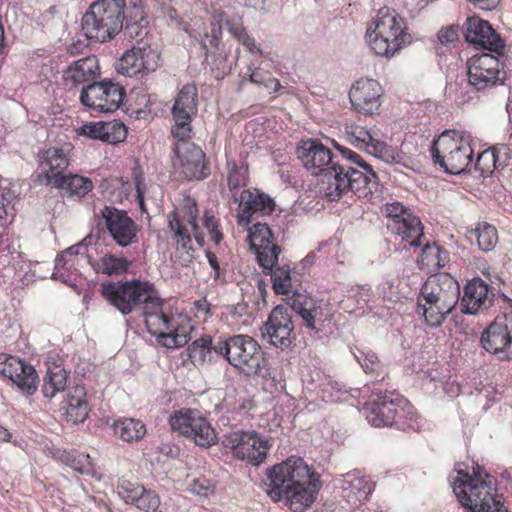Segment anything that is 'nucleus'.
Here are the masks:
<instances>
[{
    "instance_id": "5701e85b",
    "label": "nucleus",
    "mask_w": 512,
    "mask_h": 512,
    "mask_svg": "<svg viewBox=\"0 0 512 512\" xmlns=\"http://www.w3.org/2000/svg\"><path fill=\"white\" fill-rule=\"evenodd\" d=\"M0 374L9 378L28 394H33L37 389L38 376L34 367L18 357L0 354Z\"/></svg>"
},
{
    "instance_id": "f704fd0d",
    "label": "nucleus",
    "mask_w": 512,
    "mask_h": 512,
    "mask_svg": "<svg viewBox=\"0 0 512 512\" xmlns=\"http://www.w3.org/2000/svg\"><path fill=\"white\" fill-rule=\"evenodd\" d=\"M126 127L122 123H88L79 129V134L92 139H98L109 143L122 141L126 137Z\"/></svg>"
},
{
    "instance_id": "4c0bfd02",
    "label": "nucleus",
    "mask_w": 512,
    "mask_h": 512,
    "mask_svg": "<svg viewBox=\"0 0 512 512\" xmlns=\"http://www.w3.org/2000/svg\"><path fill=\"white\" fill-rule=\"evenodd\" d=\"M466 239L485 253L492 251L499 240L497 229L487 222H479L475 228L467 230Z\"/></svg>"
},
{
    "instance_id": "b1692460",
    "label": "nucleus",
    "mask_w": 512,
    "mask_h": 512,
    "mask_svg": "<svg viewBox=\"0 0 512 512\" xmlns=\"http://www.w3.org/2000/svg\"><path fill=\"white\" fill-rule=\"evenodd\" d=\"M345 136L347 141L356 148L364 149L387 163L396 161V151L385 142L373 138L370 132L362 126L356 124L346 125Z\"/></svg>"
},
{
    "instance_id": "603ef678",
    "label": "nucleus",
    "mask_w": 512,
    "mask_h": 512,
    "mask_svg": "<svg viewBox=\"0 0 512 512\" xmlns=\"http://www.w3.org/2000/svg\"><path fill=\"white\" fill-rule=\"evenodd\" d=\"M140 493H144V487L136 482L120 479L117 483V494L127 504L134 505Z\"/></svg>"
},
{
    "instance_id": "cd10ccee",
    "label": "nucleus",
    "mask_w": 512,
    "mask_h": 512,
    "mask_svg": "<svg viewBox=\"0 0 512 512\" xmlns=\"http://www.w3.org/2000/svg\"><path fill=\"white\" fill-rule=\"evenodd\" d=\"M317 480L312 484H300L295 487L282 490H268L269 497L275 502H283L294 512H302L310 507L315 500V494L318 491Z\"/></svg>"
},
{
    "instance_id": "f03ea898",
    "label": "nucleus",
    "mask_w": 512,
    "mask_h": 512,
    "mask_svg": "<svg viewBox=\"0 0 512 512\" xmlns=\"http://www.w3.org/2000/svg\"><path fill=\"white\" fill-rule=\"evenodd\" d=\"M460 285L448 273L428 277L417 298V312L431 327L440 326L459 301Z\"/></svg>"
},
{
    "instance_id": "ddd939ff",
    "label": "nucleus",
    "mask_w": 512,
    "mask_h": 512,
    "mask_svg": "<svg viewBox=\"0 0 512 512\" xmlns=\"http://www.w3.org/2000/svg\"><path fill=\"white\" fill-rule=\"evenodd\" d=\"M270 479L268 490H282L300 484H312L313 473L308 464L300 457L292 456L284 462L274 465L267 472Z\"/></svg>"
},
{
    "instance_id": "c03bdc74",
    "label": "nucleus",
    "mask_w": 512,
    "mask_h": 512,
    "mask_svg": "<svg viewBox=\"0 0 512 512\" xmlns=\"http://www.w3.org/2000/svg\"><path fill=\"white\" fill-rule=\"evenodd\" d=\"M131 262L124 257H117L113 254H107L101 257L94 265L97 273L111 275H120L128 271Z\"/></svg>"
},
{
    "instance_id": "a878e982",
    "label": "nucleus",
    "mask_w": 512,
    "mask_h": 512,
    "mask_svg": "<svg viewBox=\"0 0 512 512\" xmlns=\"http://www.w3.org/2000/svg\"><path fill=\"white\" fill-rule=\"evenodd\" d=\"M158 59L159 56L150 47H133L119 59L116 69L122 75L133 77L141 72L154 71Z\"/></svg>"
},
{
    "instance_id": "f8f14e48",
    "label": "nucleus",
    "mask_w": 512,
    "mask_h": 512,
    "mask_svg": "<svg viewBox=\"0 0 512 512\" xmlns=\"http://www.w3.org/2000/svg\"><path fill=\"white\" fill-rule=\"evenodd\" d=\"M197 88L193 84L184 85L177 94L171 113L174 125L171 133L176 139H190L192 120L197 114Z\"/></svg>"
},
{
    "instance_id": "7c9ffc66",
    "label": "nucleus",
    "mask_w": 512,
    "mask_h": 512,
    "mask_svg": "<svg viewBox=\"0 0 512 512\" xmlns=\"http://www.w3.org/2000/svg\"><path fill=\"white\" fill-rule=\"evenodd\" d=\"M168 227L175 241V257L182 266H188L195 258L192 238L186 226L182 224L176 212L168 215Z\"/></svg>"
},
{
    "instance_id": "052dcab7",
    "label": "nucleus",
    "mask_w": 512,
    "mask_h": 512,
    "mask_svg": "<svg viewBox=\"0 0 512 512\" xmlns=\"http://www.w3.org/2000/svg\"><path fill=\"white\" fill-rule=\"evenodd\" d=\"M337 150H339L344 158L351 161L352 163L357 164L358 166L364 168L368 174H371L372 177H376V173L373 171L371 166L367 164L360 155L355 153L354 151L343 147L339 144H335Z\"/></svg>"
},
{
    "instance_id": "69168bd1",
    "label": "nucleus",
    "mask_w": 512,
    "mask_h": 512,
    "mask_svg": "<svg viewBox=\"0 0 512 512\" xmlns=\"http://www.w3.org/2000/svg\"><path fill=\"white\" fill-rule=\"evenodd\" d=\"M229 31V33L238 39L240 36H242L246 30L243 26L242 18L239 16H232L228 18L225 15L224 23Z\"/></svg>"
},
{
    "instance_id": "aec40b11",
    "label": "nucleus",
    "mask_w": 512,
    "mask_h": 512,
    "mask_svg": "<svg viewBox=\"0 0 512 512\" xmlns=\"http://www.w3.org/2000/svg\"><path fill=\"white\" fill-rule=\"evenodd\" d=\"M293 329L292 317L288 308L278 305L271 311L268 320L261 327V335L270 344L286 348L292 342Z\"/></svg>"
},
{
    "instance_id": "a18cd8bd",
    "label": "nucleus",
    "mask_w": 512,
    "mask_h": 512,
    "mask_svg": "<svg viewBox=\"0 0 512 512\" xmlns=\"http://www.w3.org/2000/svg\"><path fill=\"white\" fill-rule=\"evenodd\" d=\"M131 15L126 19L124 32L130 38L142 37L143 29L146 26V16L138 3V0H131Z\"/></svg>"
},
{
    "instance_id": "1a4fd4ad",
    "label": "nucleus",
    "mask_w": 512,
    "mask_h": 512,
    "mask_svg": "<svg viewBox=\"0 0 512 512\" xmlns=\"http://www.w3.org/2000/svg\"><path fill=\"white\" fill-rule=\"evenodd\" d=\"M222 444L232 451L235 458L255 466L266 460L271 448L268 439L255 431H231L224 435Z\"/></svg>"
},
{
    "instance_id": "a211bd4d",
    "label": "nucleus",
    "mask_w": 512,
    "mask_h": 512,
    "mask_svg": "<svg viewBox=\"0 0 512 512\" xmlns=\"http://www.w3.org/2000/svg\"><path fill=\"white\" fill-rule=\"evenodd\" d=\"M250 248L256 255L263 269H270L277 264L281 248L272 242L273 234L266 223L256 222L252 227L246 226Z\"/></svg>"
},
{
    "instance_id": "f3484780",
    "label": "nucleus",
    "mask_w": 512,
    "mask_h": 512,
    "mask_svg": "<svg viewBox=\"0 0 512 512\" xmlns=\"http://www.w3.org/2000/svg\"><path fill=\"white\" fill-rule=\"evenodd\" d=\"M291 309L302 319L303 325L310 330L319 332L328 319V304L323 300L311 297L307 293L294 292L288 300Z\"/></svg>"
},
{
    "instance_id": "58836bf2",
    "label": "nucleus",
    "mask_w": 512,
    "mask_h": 512,
    "mask_svg": "<svg viewBox=\"0 0 512 512\" xmlns=\"http://www.w3.org/2000/svg\"><path fill=\"white\" fill-rule=\"evenodd\" d=\"M507 161V149L505 146L492 147L481 152L474 164L482 176H488L494 170L504 167Z\"/></svg>"
},
{
    "instance_id": "5fc2aeb1",
    "label": "nucleus",
    "mask_w": 512,
    "mask_h": 512,
    "mask_svg": "<svg viewBox=\"0 0 512 512\" xmlns=\"http://www.w3.org/2000/svg\"><path fill=\"white\" fill-rule=\"evenodd\" d=\"M356 361L360 364V366L366 372H374L377 371L380 367V362L378 360L377 355L372 351H364L359 348H355L352 351Z\"/></svg>"
},
{
    "instance_id": "680f3d73",
    "label": "nucleus",
    "mask_w": 512,
    "mask_h": 512,
    "mask_svg": "<svg viewBox=\"0 0 512 512\" xmlns=\"http://www.w3.org/2000/svg\"><path fill=\"white\" fill-rule=\"evenodd\" d=\"M337 150H339L344 158L351 161L352 163L357 164L358 166L364 168L368 174H371L372 177H376V173L373 171L371 166L367 164L360 155L355 153L354 151L343 147L339 144H335Z\"/></svg>"
},
{
    "instance_id": "4be33fe9",
    "label": "nucleus",
    "mask_w": 512,
    "mask_h": 512,
    "mask_svg": "<svg viewBox=\"0 0 512 512\" xmlns=\"http://www.w3.org/2000/svg\"><path fill=\"white\" fill-rule=\"evenodd\" d=\"M464 37L468 43L497 54H501L504 49L503 41L489 22L478 16H472L466 19L464 24Z\"/></svg>"
},
{
    "instance_id": "13d9d810",
    "label": "nucleus",
    "mask_w": 512,
    "mask_h": 512,
    "mask_svg": "<svg viewBox=\"0 0 512 512\" xmlns=\"http://www.w3.org/2000/svg\"><path fill=\"white\" fill-rule=\"evenodd\" d=\"M215 489L214 483L206 478L193 479L189 484V490L198 496L208 497Z\"/></svg>"
},
{
    "instance_id": "72a5a7b5",
    "label": "nucleus",
    "mask_w": 512,
    "mask_h": 512,
    "mask_svg": "<svg viewBox=\"0 0 512 512\" xmlns=\"http://www.w3.org/2000/svg\"><path fill=\"white\" fill-rule=\"evenodd\" d=\"M65 418L72 424H79L86 420L89 414L86 401V390L82 386H75L67 393L63 407Z\"/></svg>"
},
{
    "instance_id": "0eeeda50",
    "label": "nucleus",
    "mask_w": 512,
    "mask_h": 512,
    "mask_svg": "<svg viewBox=\"0 0 512 512\" xmlns=\"http://www.w3.org/2000/svg\"><path fill=\"white\" fill-rule=\"evenodd\" d=\"M366 418L374 427L389 426L397 424L405 427L402 420L412 422L416 418V412L409 402L399 395H379L376 399L364 406Z\"/></svg>"
},
{
    "instance_id": "338daca9",
    "label": "nucleus",
    "mask_w": 512,
    "mask_h": 512,
    "mask_svg": "<svg viewBox=\"0 0 512 512\" xmlns=\"http://www.w3.org/2000/svg\"><path fill=\"white\" fill-rule=\"evenodd\" d=\"M459 38V27L449 26L438 32V39L442 44L448 45L454 43Z\"/></svg>"
},
{
    "instance_id": "79ce46f5",
    "label": "nucleus",
    "mask_w": 512,
    "mask_h": 512,
    "mask_svg": "<svg viewBox=\"0 0 512 512\" xmlns=\"http://www.w3.org/2000/svg\"><path fill=\"white\" fill-rule=\"evenodd\" d=\"M113 430L116 436L126 442L138 441L146 433L145 425L134 418H123L115 421Z\"/></svg>"
},
{
    "instance_id": "2f4dec72",
    "label": "nucleus",
    "mask_w": 512,
    "mask_h": 512,
    "mask_svg": "<svg viewBox=\"0 0 512 512\" xmlns=\"http://www.w3.org/2000/svg\"><path fill=\"white\" fill-rule=\"evenodd\" d=\"M387 228L412 248H419L422 245V239L424 238L423 225L413 213L406 214L400 220L388 221Z\"/></svg>"
},
{
    "instance_id": "864d4df0",
    "label": "nucleus",
    "mask_w": 512,
    "mask_h": 512,
    "mask_svg": "<svg viewBox=\"0 0 512 512\" xmlns=\"http://www.w3.org/2000/svg\"><path fill=\"white\" fill-rule=\"evenodd\" d=\"M14 198L15 192L7 185L0 183V228L5 227L8 223L9 208Z\"/></svg>"
},
{
    "instance_id": "e433bc0d",
    "label": "nucleus",
    "mask_w": 512,
    "mask_h": 512,
    "mask_svg": "<svg viewBox=\"0 0 512 512\" xmlns=\"http://www.w3.org/2000/svg\"><path fill=\"white\" fill-rule=\"evenodd\" d=\"M99 70L96 56H88L75 61L64 74L65 81L72 84H81L94 79Z\"/></svg>"
},
{
    "instance_id": "6e6d98bb",
    "label": "nucleus",
    "mask_w": 512,
    "mask_h": 512,
    "mask_svg": "<svg viewBox=\"0 0 512 512\" xmlns=\"http://www.w3.org/2000/svg\"><path fill=\"white\" fill-rule=\"evenodd\" d=\"M134 506L145 512L156 511L160 506V498L155 492L144 488V493H140Z\"/></svg>"
},
{
    "instance_id": "a19ab883",
    "label": "nucleus",
    "mask_w": 512,
    "mask_h": 512,
    "mask_svg": "<svg viewBox=\"0 0 512 512\" xmlns=\"http://www.w3.org/2000/svg\"><path fill=\"white\" fill-rule=\"evenodd\" d=\"M343 490L349 501L363 502L368 499L374 489V484L364 477L347 475L343 481Z\"/></svg>"
},
{
    "instance_id": "6e6552de",
    "label": "nucleus",
    "mask_w": 512,
    "mask_h": 512,
    "mask_svg": "<svg viewBox=\"0 0 512 512\" xmlns=\"http://www.w3.org/2000/svg\"><path fill=\"white\" fill-rule=\"evenodd\" d=\"M430 152L434 163L450 174H460L472 164L473 150L469 143L448 133H443L434 141Z\"/></svg>"
},
{
    "instance_id": "9b49d317",
    "label": "nucleus",
    "mask_w": 512,
    "mask_h": 512,
    "mask_svg": "<svg viewBox=\"0 0 512 512\" xmlns=\"http://www.w3.org/2000/svg\"><path fill=\"white\" fill-rule=\"evenodd\" d=\"M125 97V89L110 80L95 82L84 87L80 94L81 103L95 111L111 113L116 111Z\"/></svg>"
},
{
    "instance_id": "8fccbe9b",
    "label": "nucleus",
    "mask_w": 512,
    "mask_h": 512,
    "mask_svg": "<svg viewBox=\"0 0 512 512\" xmlns=\"http://www.w3.org/2000/svg\"><path fill=\"white\" fill-rule=\"evenodd\" d=\"M225 20V13L221 11H215L211 16V30L210 33H206L202 45L207 51L210 48H217L222 38V26Z\"/></svg>"
},
{
    "instance_id": "bb28decb",
    "label": "nucleus",
    "mask_w": 512,
    "mask_h": 512,
    "mask_svg": "<svg viewBox=\"0 0 512 512\" xmlns=\"http://www.w3.org/2000/svg\"><path fill=\"white\" fill-rule=\"evenodd\" d=\"M70 165L69 151L63 147H50L39 153V178L53 186L60 180Z\"/></svg>"
},
{
    "instance_id": "f257e3e1",
    "label": "nucleus",
    "mask_w": 512,
    "mask_h": 512,
    "mask_svg": "<svg viewBox=\"0 0 512 512\" xmlns=\"http://www.w3.org/2000/svg\"><path fill=\"white\" fill-rule=\"evenodd\" d=\"M104 299L121 314L141 310L145 324L158 344L168 349L183 347L190 340L186 327H180L173 316L163 311V301L154 285L147 281L104 282L101 284Z\"/></svg>"
},
{
    "instance_id": "423d86ee",
    "label": "nucleus",
    "mask_w": 512,
    "mask_h": 512,
    "mask_svg": "<svg viewBox=\"0 0 512 512\" xmlns=\"http://www.w3.org/2000/svg\"><path fill=\"white\" fill-rule=\"evenodd\" d=\"M218 355L248 376L261 371L263 356L258 343L248 335H235L218 341Z\"/></svg>"
},
{
    "instance_id": "c9c22d12",
    "label": "nucleus",
    "mask_w": 512,
    "mask_h": 512,
    "mask_svg": "<svg viewBox=\"0 0 512 512\" xmlns=\"http://www.w3.org/2000/svg\"><path fill=\"white\" fill-rule=\"evenodd\" d=\"M52 187L62 191L68 198L81 199L93 190L94 184L88 177L67 173L60 180H56Z\"/></svg>"
},
{
    "instance_id": "ea45409f",
    "label": "nucleus",
    "mask_w": 512,
    "mask_h": 512,
    "mask_svg": "<svg viewBox=\"0 0 512 512\" xmlns=\"http://www.w3.org/2000/svg\"><path fill=\"white\" fill-rule=\"evenodd\" d=\"M218 342H214L210 336H202L195 340L188 348L189 358L195 366L212 361V353L218 355Z\"/></svg>"
},
{
    "instance_id": "37998d69",
    "label": "nucleus",
    "mask_w": 512,
    "mask_h": 512,
    "mask_svg": "<svg viewBox=\"0 0 512 512\" xmlns=\"http://www.w3.org/2000/svg\"><path fill=\"white\" fill-rule=\"evenodd\" d=\"M376 178L351 167L349 174L348 192L351 191L358 197H367L372 193V186L376 184Z\"/></svg>"
},
{
    "instance_id": "2eb2a0df",
    "label": "nucleus",
    "mask_w": 512,
    "mask_h": 512,
    "mask_svg": "<svg viewBox=\"0 0 512 512\" xmlns=\"http://www.w3.org/2000/svg\"><path fill=\"white\" fill-rule=\"evenodd\" d=\"M467 68L468 82L476 90L489 89L503 81L499 60L490 53L473 56Z\"/></svg>"
},
{
    "instance_id": "774afa93",
    "label": "nucleus",
    "mask_w": 512,
    "mask_h": 512,
    "mask_svg": "<svg viewBox=\"0 0 512 512\" xmlns=\"http://www.w3.org/2000/svg\"><path fill=\"white\" fill-rule=\"evenodd\" d=\"M243 46H245L251 53L261 52L260 48L255 42V39L252 38L247 32H245L242 36L237 39Z\"/></svg>"
},
{
    "instance_id": "09e8293b",
    "label": "nucleus",
    "mask_w": 512,
    "mask_h": 512,
    "mask_svg": "<svg viewBox=\"0 0 512 512\" xmlns=\"http://www.w3.org/2000/svg\"><path fill=\"white\" fill-rule=\"evenodd\" d=\"M421 253L419 255V262L427 267H441L444 265L446 259L445 253H443L439 246L436 244H430L429 241L422 239Z\"/></svg>"
},
{
    "instance_id": "3c124183",
    "label": "nucleus",
    "mask_w": 512,
    "mask_h": 512,
    "mask_svg": "<svg viewBox=\"0 0 512 512\" xmlns=\"http://www.w3.org/2000/svg\"><path fill=\"white\" fill-rule=\"evenodd\" d=\"M183 209L185 211V219H186L187 223L192 228V232H193L195 241L200 246H203L205 243V240H204L203 233L197 223L198 210H197L196 201L192 198L184 199Z\"/></svg>"
},
{
    "instance_id": "393cba45",
    "label": "nucleus",
    "mask_w": 512,
    "mask_h": 512,
    "mask_svg": "<svg viewBox=\"0 0 512 512\" xmlns=\"http://www.w3.org/2000/svg\"><path fill=\"white\" fill-rule=\"evenodd\" d=\"M381 85L374 79H359L349 92L353 108L362 114L371 115L380 107Z\"/></svg>"
},
{
    "instance_id": "0e129e2a",
    "label": "nucleus",
    "mask_w": 512,
    "mask_h": 512,
    "mask_svg": "<svg viewBox=\"0 0 512 512\" xmlns=\"http://www.w3.org/2000/svg\"><path fill=\"white\" fill-rule=\"evenodd\" d=\"M383 213L388 218V221L400 220L404 218L406 214L412 213L408 208L404 207L399 202L387 203L384 206Z\"/></svg>"
},
{
    "instance_id": "c756f323",
    "label": "nucleus",
    "mask_w": 512,
    "mask_h": 512,
    "mask_svg": "<svg viewBox=\"0 0 512 512\" xmlns=\"http://www.w3.org/2000/svg\"><path fill=\"white\" fill-rule=\"evenodd\" d=\"M350 170V166L334 162L321 175V190L330 201L339 200L348 192Z\"/></svg>"
},
{
    "instance_id": "473e14b6",
    "label": "nucleus",
    "mask_w": 512,
    "mask_h": 512,
    "mask_svg": "<svg viewBox=\"0 0 512 512\" xmlns=\"http://www.w3.org/2000/svg\"><path fill=\"white\" fill-rule=\"evenodd\" d=\"M488 285L480 278L469 281L461 298V311L465 314H475L480 309L489 306Z\"/></svg>"
},
{
    "instance_id": "bf43d9fd",
    "label": "nucleus",
    "mask_w": 512,
    "mask_h": 512,
    "mask_svg": "<svg viewBox=\"0 0 512 512\" xmlns=\"http://www.w3.org/2000/svg\"><path fill=\"white\" fill-rule=\"evenodd\" d=\"M203 225L208 230L211 240L216 244L220 243L223 239V234L219 230V221L208 211L204 214Z\"/></svg>"
},
{
    "instance_id": "7ed1b4c3",
    "label": "nucleus",
    "mask_w": 512,
    "mask_h": 512,
    "mask_svg": "<svg viewBox=\"0 0 512 512\" xmlns=\"http://www.w3.org/2000/svg\"><path fill=\"white\" fill-rule=\"evenodd\" d=\"M365 40L376 56L393 57L408 42L404 19L388 7L381 8L368 24Z\"/></svg>"
},
{
    "instance_id": "6ab92c4d",
    "label": "nucleus",
    "mask_w": 512,
    "mask_h": 512,
    "mask_svg": "<svg viewBox=\"0 0 512 512\" xmlns=\"http://www.w3.org/2000/svg\"><path fill=\"white\" fill-rule=\"evenodd\" d=\"M99 215L104 220L110 236L119 246L127 247L137 242V225L125 211L105 206Z\"/></svg>"
},
{
    "instance_id": "20e7f679",
    "label": "nucleus",
    "mask_w": 512,
    "mask_h": 512,
    "mask_svg": "<svg viewBox=\"0 0 512 512\" xmlns=\"http://www.w3.org/2000/svg\"><path fill=\"white\" fill-rule=\"evenodd\" d=\"M482 474L483 468L476 465L473 475L465 473L453 482V492L460 503L471 512H508L501 497L494 493L492 477L485 474L483 478Z\"/></svg>"
},
{
    "instance_id": "39448f33",
    "label": "nucleus",
    "mask_w": 512,
    "mask_h": 512,
    "mask_svg": "<svg viewBox=\"0 0 512 512\" xmlns=\"http://www.w3.org/2000/svg\"><path fill=\"white\" fill-rule=\"evenodd\" d=\"M126 0H97L82 17L87 38L105 42L114 38L124 25Z\"/></svg>"
},
{
    "instance_id": "9d476101",
    "label": "nucleus",
    "mask_w": 512,
    "mask_h": 512,
    "mask_svg": "<svg viewBox=\"0 0 512 512\" xmlns=\"http://www.w3.org/2000/svg\"><path fill=\"white\" fill-rule=\"evenodd\" d=\"M171 429L191 438L201 447H210L217 441L215 430L199 411L187 409L176 412L169 419Z\"/></svg>"
},
{
    "instance_id": "49530a36",
    "label": "nucleus",
    "mask_w": 512,
    "mask_h": 512,
    "mask_svg": "<svg viewBox=\"0 0 512 512\" xmlns=\"http://www.w3.org/2000/svg\"><path fill=\"white\" fill-rule=\"evenodd\" d=\"M67 386V372L55 366L49 368L43 385V394L47 398H53L57 392L64 391Z\"/></svg>"
},
{
    "instance_id": "e2e57ef3",
    "label": "nucleus",
    "mask_w": 512,
    "mask_h": 512,
    "mask_svg": "<svg viewBox=\"0 0 512 512\" xmlns=\"http://www.w3.org/2000/svg\"><path fill=\"white\" fill-rule=\"evenodd\" d=\"M65 461L75 471H78L81 474H89L91 472L89 455H80L79 457L76 458L70 454H67L65 457Z\"/></svg>"
},
{
    "instance_id": "de8ad7c7",
    "label": "nucleus",
    "mask_w": 512,
    "mask_h": 512,
    "mask_svg": "<svg viewBox=\"0 0 512 512\" xmlns=\"http://www.w3.org/2000/svg\"><path fill=\"white\" fill-rule=\"evenodd\" d=\"M275 265L270 269H263L265 274H270L273 289L277 294H288L292 289V278L290 269L286 266L276 267Z\"/></svg>"
},
{
    "instance_id": "4d7b16f0",
    "label": "nucleus",
    "mask_w": 512,
    "mask_h": 512,
    "mask_svg": "<svg viewBox=\"0 0 512 512\" xmlns=\"http://www.w3.org/2000/svg\"><path fill=\"white\" fill-rule=\"evenodd\" d=\"M227 185L230 191L238 189L245 182L246 170L239 168L234 162H228Z\"/></svg>"
},
{
    "instance_id": "4468645a",
    "label": "nucleus",
    "mask_w": 512,
    "mask_h": 512,
    "mask_svg": "<svg viewBox=\"0 0 512 512\" xmlns=\"http://www.w3.org/2000/svg\"><path fill=\"white\" fill-rule=\"evenodd\" d=\"M188 140L177 139L172 165L184 178L201 180L207 176L205 154L199 146Z\"/></svg>"
},
{
    "instance_id": "dca6fc26",
    "label": "nucleus",
    "mask_w": 512,
    "mask_h": 512,
    "mask_svg": "<svg viewBox=\"0 0 512 512\" xmlns=\"http://www.w3.org/2000/svg\"><path fill=\"white\" fill-rule=\"evenodd\" d=\"M512 324L508 314L498 316L483 331L481 345L489 353L498 355L499 359L512 358Z\"/></svg>"
},
{
    "instance_id": "c85d7f7f",
    "label": "nucleus",
    "mask_w": 512,
    "mask_h": 512,
    "mask_svg": "<svg viewBox=\"0 0 512 512\" xmlns=\"http://www.w3.org/2000/svg\"><path fill=\"white\" fill-rule=\"evenodd\" d=\"M297 157L313 175H322L334 163L329 148L316 140L304 141L297 149Z\"/></svg>"
},
{
    "instance_id": "412c9836",
    "label": "nucleus",
    "mask_w": 512,
    "mask_h": 512,
    "mask_svg": "<svg viewBox=\"0 0 512 512\" xmlns=\"http://www.w3.org/2000/svg\"><path fill=\"white\" fill-rule=\"evenodd\" d=\"M234 201L239 203L240 212L237 215L238 224L248 226L254 217L271 214L275 209V202L269 195L258 190H244L239 198L233 195Z\"/></svg>"
}]
</instances>
